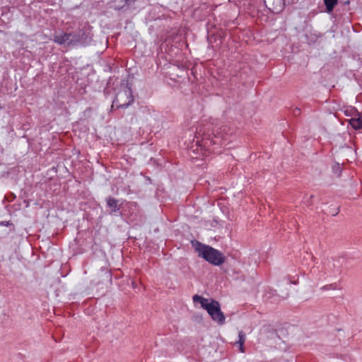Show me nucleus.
I'll use <instances>...</instances> for the list:
<instances>
[{
    "label": "nucleus",
    "instance_id": "412c9836",
    "mask_svg": "<svg viewBox=\"0 0 362 362\" xmlns=\"http://www.w3.org/2000/svg\"><path fill=\"white\" fill-rule=\"evenodd\" d=\"M313 197H314V195H313V194H312V195H310V197L309 199L307 201V202H308V204H310V205L312 204V202H311L310 200H311Z\"/></svg>",
    "mask_w": 362,
    "mask_h": 362
},
{
    "label": "nucleus",
    "instance_id": "1a4fd4ad",
    "mask_svg": "<svg viewBox=\"0 0 362 362\" xmlns=\"http://www.w3.org/2000/svg\"><path fill=\"white\" fill-rule=\"evenodd\" d=\"M224 33L223 31H218L216 33L211 34L208 36V41L210 44L217 43V46L221 45L223 42Z\"/></svg>",
    "mask_w": 362,
    "mask_h": 362
},
{
    "label": "nucleus",
    "instance_id": "5701e85b",
    "mask_svg": "<svg viewBox=\"0 0 362 362\" xmlns=\"http://www.w3.org/2000/svg\"><path fill=\"white\" fill-rule=\"evenodd\" d=\"M107 274L108 275V277H109L110 280L111 281L112 280V274H111V272L109 271V272H107Z\"/></svg>",
    "mask_w": 362,
    "mask_h": 362
},
{
    "label": "nucleus",
    "instance_id": "393cba45",
    "mask_svg": "<svg viewBox=\"0 0 362 362\" xmlns=\"http://www.w3.org/2000/svg\"><path fill=\"white\" fill-rule=\"evenodd\" d=\"M290 284H297V281H290Z\"/></svg>",
    "mask_w": 362,
    "mask_h": 362
},
{
    "label": "nucleus",
    "instance_id": "6e6552de",
    "mask_svg": "<svg viewBox=\"0 0 362 362\" xmlns=\"http://www.w3.org/2000/svg\"><path fill=\"white\" fill-rule=\"evenodd\" d=\"M107 206L110 209L109 214L110 215H116L117 212H119L122 208V204H119V200L112 197H108L105 199Z\"/></svg>",
    "mask_w": 362,
    "mask_h": 362
},
{
    "label": "nucleus",
    "instance_id": "9d476101",
    "mask_svg": "<svg viewBox=\"0 0 362 362\" xmlns=\"http://www.w3.org/2000/svg\"><path fill=\"white\" fill-rule=\"evenodd\" d=\"M349 124L356 130L362 129V112H359L355 117H351Z\"/></svg>",
    "mask_w": 362,
    "mask_h": 362
},
{
    "label": "nucleus",
    "instance_id": "dca6fc26",
    "mask_svg": "<svg viewBox=\"0 0 362 362\" xmlns=\"http://www.w3.org/2000/svg\"><path fill=\"white\" fill-rule=\"evenodd\" d=\"M341 167L340 166L339 163H337L332 166V170L333 172L337 174L338 176H340L341 173Z\"/></svg>",
    "mask_w": 362,
    "mask_h": 362
},
{
    "label": "nucleus",
    "instance_id": "423d86ee",
    "mask_svg": "<svg viewBox=\"0 0 362 362\" xmlns=\"http://www.w3.org/2000/svg\"><path fill=\"white\" fill-rule=\"evenodd\" d=\"M345 259L343 257L332 258L325 267V272L332 276H337L341 272Z\"/></svg>",
    "mask_w": 362,
    "mask_h": 362
},
{
    "label": "nucleus",
    "instance_id": "20e7f679",
    "mask_svg": "<svg viewBox=\"0 0 362 362\" xmlns=\"http://www.w3.org/2000/svg\"><path fill=\"white\" fill-rule=\"evenodd\" d=\"M134 101V98L133 95V91L130 87L128 86L122 90L119 91L115 96V99L112 101V104L111 106V110L113 108L119 109V108H127Z\"/></svg>",
    "mask_w": 362,
    "mask_h": 362
},
{
    "label": "nucleus",
    "instance_id": "a211bd4d",
    "mask_svg": "<svg viewBox=\"0 0 362 362\" xmlns=\"http://www.w3.org/2000/svg\"><path fill=\"white\" fill-rule=\"evenodd\" d=\"M0 226H13V224L10 221H0Z\"/></svg>",
    "mask_w": 362,
    "mask_h": 362
},
{
    "label": "nucleus",
    "instance_id": "2eb2a0df",
    "mask_svg": "<svg viewBox=\"0 0 362 362\" xmlns=\"http://www.w3.org/2000/svg\"><path fill=\"white\" fill-rule=\"evenodd\" d=\"M359 112L355 107H351L349 110H346L345 111V114L346 116H351V117H355L358 115Z\"/></svg>",
    "mask_w": 362,
    "mask_h": 362
},
{
    "label": "nucleus",
    "instance_id": "f3484780",
    "mask_svg": "<svg viewBox=\"0 0 362 362\" xmlns=\"http://www.w3.org/2000/svg\"><path fill=\"white\" fill-rule=\"evenodd\" d=\"M337 284L336 283H334V284H327V285H325L324 286H322L321 288L322 290L323 291H327V290H329V289H336L337 288Z\"/></svg>",
    "mask_w": 362,
    "mask_h": 362
},
{
    "label": "nucleus",
    "instance_id": "f257e3e1",
    "mask_svg": "<svg viewBox=\"0 0 362 362\" xmlns=\"http://www.w3.org/2000/svg\"><path fill=\"white\" fill-rule=\"evenodd\" d=\"M91 28L85 25L74 31L66 32L62 35H54V42L59 45L67 44L68 46H87L92 41Z\"/></svg>",
    "mask_w": 362,
    "mask_h": 362
},
{
    "label": "nucleus",
    "instance_id": "f03ea898",
    "mask_svg": "<svg viewBox=\"0 0 362 362\" xmlns=\"http://www.w3.org/2000/svg\"><path fill=\"white\" fill-rule=\"evenodd\" d=\"M195 250L199 257L212 265L220 266L226 261V257L221 251L201 242L196 241Z\"/></svg>",
    "mask_w": 362,
    "mask_h": 362
},
{
    "label": "nucleus",
    "instance_id": "0eeeda50",
    "mask_svg": "<svg viewBox=\"0 0 362 362\" xmlns=\"http://www.w3.org/2000/svg\"><path fill=\"white\" fill-rule=\"evenodd\" d=\"M265 6L273 13H279L285 6L284 0H264Z\"/></svg>",
    "mask_w": 362,
    "mask_h": 362
},
{
    "label": "nucleus",
    "instance_id": "cd10ccee",
    "mask_svg": "<svg viewBox=\"0 0 362 362\" xmlns=\"http://www.w3.org/2000/svg\"><path fill=\"white\" fill-rule=\"evenodd\" d=\"M3 108V107L1 105H0V110Z\"/></svg>",
    "mask_w": 362,
    "mask_h": 362
},
{
    "label": "nucleus",
    "instance_id": "6ab92c4d",
    "mask_svg": "<svg viewBox=\"0 0 362 362\" xmlns=\"http://www.w3.org/2000/svg\"><path fill=\"white\" fill-rule=\"evenodd\" d=\"M293 114L295 115V116L299 115L300 114V109L298 107H296L293 111Z\"/></svg>",
    "mask_w": 362,
    "mask_h": 362
},
{
    "label": "nucleus",
    "instance_id": "ddd939ff",
    "mask_svg": "<svg viewBox=\"0 0 362 362\" xmlns=\"http://www.w3.org/2000/svg\"><path fill=\"white\" fill-rule=\"evenodd\" d=\"M115 1H120L121 5H115L114 9L116 11H120L123 9L126 6H129L132 3H134L137 0H115Z\"/></svg>",
    "mask_w": 362,
    "mask_h": 362
},
{
    "label": "nucleus",
    "instance_id": "9b49d317",
    "mask_svg": "<svg viewBox=\"0 0 362 362\" xmlns=\"http://www.w3.org/2000/svg\"><path fill=\"white\" fill-rule=\"evenodd\" d=\"M323 2L325 6V11L327 13H331L338 4L339 0H323Z\"/></svg>",
    "mask_w": 362,
    "mask_h": 362
},
{
    "label": "nucleus",
    "instance_id": "bb28decb",
    "mask_svg": "<svg viewBox=\"0 0 362 362\" xmlns=\"http://www.w3.org/2000/svg\"><path fill=\"white\" fill-rule=\"evenodd\" d=\"M90 110H91V108L90 107H88L86 111H90Z\"/></svg>",
    "mask_w": 362,
    "mask_h": 362
},
{
    "label": "nucleus",
    "instance_id": "7ed1b4c3",
    "mask_svg": "<svg viewBox=\"0 0 362 362\" xmlns=\"http://www.w3.org/2000/svg\"><path fill=\"white\" fill-rule=\"evenodd\" d=\"M197 138V144L206 151H211V146L213 145H219L221 141V137L216 135L213 132H210L209 128L205 127H200L196 132Z\"/></svg>",
    "mask_w": 362,
    "mask_h": 362
},
{
    "label": "nucleus",
    "instance_id": "b1692460",
    "mask_svg": "<svg viewBox=\"0 0 362 362\" xmlns=\"http://www.w3.org/2000/svg\"><path fill=\"white\" fill-rule=\"evenodd\" d=\"M349 4H350L349 0H346V1H344V2H343V4H344V5H349Z\"/></svg>",
    "mask_w": 362,
    "mask_h": 362
},
{
    "label": "nucleus",
    "instance_id": "4be33fe9",
    "mask_svg": "<svg viewBox=\"0 0 362 362\" xmlns=\"http://www.w3.org/2000/svg\"><path fill=\"white\" fill-rule=\"evenodd\" d=\"M289 294L288 293H286L284 296H281V299L284 300V299H286L288 297Z\"/></svg>",
    "mask_w": 362,
    "mask_h": 362
},
{
    "label": "nucleus",
    "instance_id": "a878e982",
    "mask_svg": "<svg viewBox=\"0 0 362 362\" xmlns=\"http://www.w3.org/2000/svg\"><path fill=\"white\" fill-rule=\"evenodd\" d=\"M115 3H118L117 5H121L120 1H115Z\"/></svg>",
    "mask_w": 362,
    "mask_h": 362
},
{
    "label": "nucleus",
    "instance_id": "aec40b11",
    "mask_svg": "<svg viewBox=\"0 0 362 362\" xmlns=\"http://www.w3.org/2000/svg\"><path fill=\"white\" fill-rule=\"evenodd\" d=\"M339 207H337L336 209H335V212H332V215L333 216H336L339 214Z\"/></svg>",
    "mask_w": 362,
    "mask_h": 362
},
{
    "label": "nucleus",
    "instance_id": "f8f14e48",
    "mask_svg": "<svg viewBox=\"0 0 362 362\" xmlns=\"http://www.w3.org/2000/svg\"><path fill=\"white\" fill-rule=\"evenodd\" d=\"M193 301L194 303H199L201 304V307L204 309L206 305L210 302L211 298H205L199 295H194L192 297Z\"/></svg>",
    "mask_w": 362,
    "mask_h": 362
},
{
    "label": "nucleus",
    "instance_id": "39448f33",
    "mask_svg": "<svg viewBox=\"0 0 362 362\" xmlns=\"http://www.w3.org/2000/svg\"><path fill=\"white\" fill-rule=\"evenodd\" d=\"M204 309L207 311L212 320L217 322L219 325H223L225 323V315L221 311L220 304L217 300L211 298L210 302Z\"/></svg>",
    "mask_w": 362,
    "mask_h": 362
},
{
    "label": "nucleus",
    "instance_id": "4468645a",
    "mask_svg": "<svg viewBox=\"0 0 362 362\" xmlns=\"http://www.w3.org/2000/svg\"><path fill=\"white\" fill-rule=\"evenodd\" d=\"M238 341L236 342L239 345L240 351L241 352H244V343L245 341V334L243 331H240L238 332Z\"/></svg>",
    "mask_w": 362,
    "mask_h": 362
}]
</instances>
